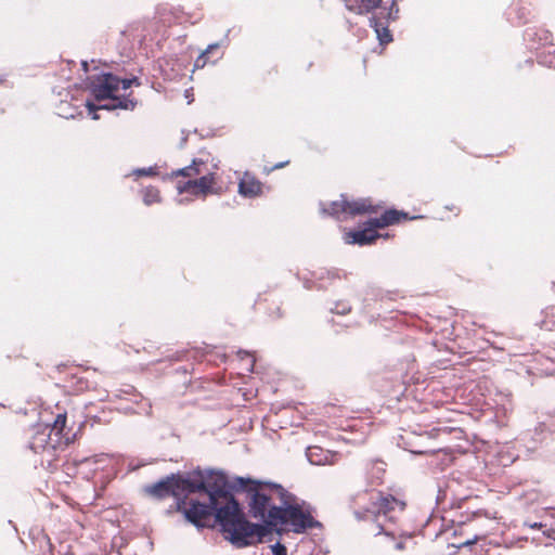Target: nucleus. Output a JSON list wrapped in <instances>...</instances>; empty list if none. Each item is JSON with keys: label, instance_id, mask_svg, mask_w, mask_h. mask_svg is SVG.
Segmentation results:
<instances>
[{"label": "nucleus", "instance_id": "obj_1", "mask_svg": "<svg viewBox=\"0 0 555 555\" xmlns=\"http://www.w3.org/2000/svg\"><path fill=\"white\" fill-rule=\"evenodd\" d=\"M132 85L139 86L137 78L119 79L117 76L109 73L94 74L88 77V89L98 102L107 101L104 104H95L92 101H87L86 107L92 119H99L96 114L98 109H133L135 102L120 91H127Z\"/></svg>", "mask_w": 555, "mask_h": 555}, {"label": "nucleus", "instance_id": "obj_2", "mask_svg": "<svg viewBox=\"0 0 555 555\" xmlns=\"http://www.w3.org/2000/svg\"><path fill=\"white\" fill-rule=\"evenodd\" d=\"M217 520L224 538L236 547L271 541L268 537L272 534V530L267 526L249 522L235 500H228L217 509Z\"/></svg>", "mask_w": 555, "mask_h": 555}, {"label": "nucleus", "instance_id": "obj_3", "mask_svg": "<svg viewBox=\"0 0 555 555\" xmlns=\"http://www.w3.org/2000/svg\"><path fill=\"white\" fill-rule=\"evenodd\" d=\"M241 487H247L249 513L268 528L281 524V505L285 502L286 490L276 483L236 478Z\"/></svg>", "mask_w": 555, "mask_h": 555}, {"label": "nucleus", "instance_id": "obj_4", "mask_svg": "<svg viewBox=\"0 0 555 555\" xmlns=\"http://www.w3.org/2000/svg\"><path fill=\"white\" fill-rule=\"evenodd\" d=\"M171 177L183 178L176 185L179 195H186L178 199L179 204L190 202L193 197L205 198L210 194H221L222 192L216 172L209 170L201 159H194L190 166L173 171Z\"/></svg>", "mask_w": 555, "mask_h": 555}, {"label": "nucleus", "instance_id": "obj_5", "mask_svg": "<svg viewBox=\"0 0 555 555\" xmlns=\"http://www.w3.org/2000/svg\"><path fill=\"white\" fill-rule=\"evenodd\" d=\"M281 524L273 525L279 532L293 531L304 532L308 528L317 525L311 514L310 507L302 503L298 504L292 494L286 492L285 502L281 505Z\"/></svg>", "mask_w": 555, "mask_h": 555}, {"label": "nucleus", "instance_id": "obj_6", "mask_svg": "<svg viewBox=\"0 0 555 555\" xmlns=\"http://www.w3.org/2000/svg\"><path fill=\"white\" fill-rule=\"evenodd\" d=\"M202 477L201 474L168 477L147 488V492L157 498L171 494L177 500L184 493L195 494L197 490L205 488Z\"/></svg>", "mask_w": 555, "mask_h": 555}, {"label": "nucleus", "instance_id": "obj_7", "mask_svg": "<svg viewBox=\"0 0 555 555\" xmlns=\"http://www.w3.org/2000/svg\"><path fill=\"white\" fill-rule=\"evenodd\" d=\"M408 215L398 210H388L379 218L370 219L365 228L357 231H347L344 233V241L347 244L366 245L374 242L379 235L376 230L406 219Z\"/></svg>", "mask_w": 555, "mask_h": 555}, {"label": "nucleus", "instance_id": "obj_8", "mask_svg": "<svg viewBox=\"0 0 555 555\" xmlns=\"http://www.w3.org/2000/svg\"><path fill=\"white\" fill-rule=\"evenodd\" d=\"M193 494L184 493L177 499V509L182 513L188 521L196 527H204L212 513L217 515V509L220 507L218 504H212L210 501L202 502L194 498Z\"/></svg>", "mask_w": 555, "mask_h": 555}, {"label": "nucleus", "instance_id": "obj_9", "mask_svg": "<svg viewBox=\"0 0 555 555\" xmlns=\"http://www.w3.org/2000/svg\"><path fill=\"white\" fill-rule=\"evenodd\" d=\"M373 208L372 203L366 198H360L349 202L344 196L340 199L332 202L328 207L322 204V211L336 217L339 220L347 217L363 215L371 211Z\"/></svg>", "mask_w": 555, "mask_h": 555}, {"label": "nucleus", "instance_id": "obj_10", "mask_svg": "<svg viewBox=\"0 0 555 555\" xmlns=\"http://www.w3.org/2000/svg\"><path fill=\"white\" fill-rule=\"evenodd\" d=\"M201 474L203 477V480L205 482V488L197 490L195 493L198 492H205L207 496V501H210L212 504L219 505V499L224 500V504L228 500H233L232 498H229L224 491V488L227 486L225 476L222 473L219 472H201L195 470L191 473L190 475Z\"/></svg>", "mask_w": 555, "mask_h": 555}, {"label": "nucleus", "instance_id": "obj_11", "mask_svg": "<svg viewBox=\"0 0 555 555\" xmlns=\"http://www.w3.org/2000/svg\"><path fill=\"white\" fill-rule=\"evenodd\" d=\"M395 1L396 0H392L390 9H379L378 13L374 14L370 20L371 26L374 28L376 37L382 44L389 43L392 40L391 34L383 21L395 20L397 17L399 10L397 7L395 8Z\"/></svg>", "mask_w": 555, "mask_h": 555}, {"label": "nucleus", "instance_id": "obj_12", "mask_svg": "<svg viewBox=\"0 0 555 555\" xmlns=\"http://www.w3.org/2000/svg\"><path fill=\"white\" fill-rule=\"evenodd\" d=\"M524 526L530 529H539L546 538L555 541V509H547L538 521H525Z\"/></svg>", "mask_w": 555, "mask_h": 555}, {"label": "nucleus", "instance_id": "obj_13", "mask_svg": "<svg viewBox=\"0 0 555 555\" xmlns=\"http://www.w3.org/2000/svg\"><path fill=\"white\" fill-rule=\"evenodd\" d=\"M51 434L49 425H39L29 442L30 449L35 452L54 449L55 444L51 439Z\"/></svg>", "mask_w": 555, "mask_h": 555}, {"label": "nucleus", "instance_id": "obj_14", "mask_svg": "<svg viewBox=\"0 0 555 555\" xmlns=\"http://www.w3.org/2000/svg\"><path fill=\"white\" fill-rule=\"evenodd\" d=\"M262 183L249 172H244L238 181V194L246 198H254L262 194Z\"/></svg>", "mask_w": 555, "mask_h": 555}, {"label": "nucleus", "instance_id": "obj_15", "mask_svg": "<svg viewBox=\"0 0 555 555\" xmlns=\"http://www.w3.org/2000/svg\"><path fill=\"white\" fill-rule=\"evenodd\" d=\"M306 456L313 465L334 464L336 460V454L317 446L307 448Z\"/></svg>", "mask_w": 555, "mask_h": 555}, {"label": "nucleus", "instance_id": "obj_16", "mask_svg": "<svg viewBox=\"0 0 555 555\" xmlns=\"http://www.w3.org/2000/svg\"><path fill=\"white\" fill-rule=\"evenodd\" d=\"M397 508L402 511L404 508V503L392 496L378 495L377 502L374 503L370 512L375 515H386L387 513Z\"/></svg>", "mask_w": 555, "mask_h": 555}, {"label": "nucleus", "instance_id": "obj_17", "mask_svg": "<svg viewBox=\"0 0 555 555\" xmlns=\"http://www.w3.org/2000/svg\"><path fill=\"white\" fill-rule=\"evenodd\" d=\"M347 10L356 14H366L380 9L382 0H344Z\"/></svg>", "mask_w": 555, "mask_h": 555}, {"label": "nucleus", "instance_id": "obj_18", "mask_svg": "<svg viewBox=\"0 0 555 555\" xmlns=\"http://www.w3.org/2000/svg\"><path fill=\"white\" fill-rule=\"evenodd\" d=\"M543 313L544 319L541 321L540 326L547 331L555 328V307L547 308Z\"/></svg>", "mask_w": 555, "mask_h": 555}, {"label": "nucleus", "instance_id": "obj_19", "mask_svg": "<svg viewBox=\"0 0 555 555\" xmlns=\"http://www.w3.org/2000/svg\"><path fill=\"white\" fill-rule=\"evenodd\" d=\"M160 201L159 191L155 188H146L143 191V202L145 205H152Z\"/></svg>", "mask_w": 555, "mask_h": 555}, {"label": "nucleus", "instance_id": "obj_20", "mask_svg": "<svg viewBox=\"0 0 555 555\" xmlns=\"http://www.w3.org/2000/svg\"><path fill=\"white\" fill-rule=\"evenodd\" d=\"M219 48L218 43L209 44L208 48L196 59L195 68H203L207 64V55Z\"/></svg>", "mask_w": 555, "mask_h": 555}, {"label": "nucleus", "instance_id": "obj_21", "mask_svg": "<svg viewBox=\"0 0 555 555\" xmlns=\"http://www.w3.org/2000/svg\"><path fill=\"white\" fill-rule=\"evenodd\" d=\"M66 424V415L59 414L53 423V426L50 427L51 433H55V435H60Z\"/></svg>", "mask_w": 555, "mask_h": 555}, {"label": "nucleus", "instance_id": "obj_22", "mask_svg": "<svg viewBox=\"0 0 555 555\" xmlns=\"http://www.w3.org/2000/svg\"><path fill=\"white\" fill-rule=\"evenodd\" d=\"M132 175L137 178L139 177H149L157 175V167H149L133 170Z\"/></svg>", "mask_w": 555, "mask_h": 555}, {"label": "nucleus", "instance_id": "obj_23", "mask_svg": "<svg viewBox=\"0 0 555 555\" xmlns=\"http://www.w3.org/2000/svg\"><path fill=\"white\" fill-rule=\"evenodd\" d=\"M349 310H350V308L347 305H345V304L341 306L340 309L337 308V312H339V313H345V312H347Z\"/></svg>", "mask_w": 555, "mask_h": 555}, {"label": "nucleus", "instance_id": "obj_24", "mask_svg": "<svg viewBox=\"0 0 555 555\" xmlns=\"http://www.w3.org/2000/svg\"><path fill=\"white\" fill-rule=\"evenodd\" d=\"M81 66H82L83 70H85L86 73H88V72H89V64H88V62L83 61V62L81 63Z\"/></svg>", "mask_w": 555, "mask_h": 555}, {"label": "nucleus", "instance_id": "obj_25", "mask_svg": "<svg viewBox=\"0 0 555 555\" xmlns=\"http://www.w3.org/2000/svg\"><path fill=\"white\" fill-rule=\"evenodd\" d=\"M474 542H475V540H468V541L464 542L463 544H464V545H470V544H473Z\"/></svg>", "mask_w": 555, "mask_h": 555}, {"label": "nucleus", "instance_id": "obj_26", "mask_svg": "<svg viewBox=\"0 0 555 555\" xmlns=\"http://www.w3.org/2000/svg\"><path fill=\"white\" fill-rule=\"evenodd\" d=\"M283 166H284V164H283V163H281V164L275 165V166H274V168H275V169H278V168H282Z\"/></svg>", "mask_w": 555, "mask_h": 555}, {"label": "nucleus", "instance_id": "obj_27", "mask_svg": "<svg viewBox=\"0 0 555 555\" xmlns=\"http://www.w3.org/2000/svg\"><path fill=\"white\" fill-rule=\"evenodd\" d=\"M396 547H397L398 550H401V548H403V544H402V543H398V544L396 545Z\"/></svg>", "mask_w": 555, "mask_h": 555}]
</instances>
